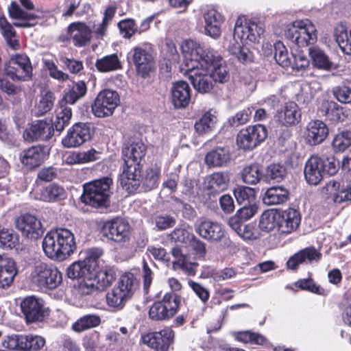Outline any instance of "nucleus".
<instances>
[{"label": "nucleus", "mask_w": 351, "mask_h": 351, "mask_svg": "<svg viewBox=\"0 0 351 351\" xmlns=\"http://www.w3.org/2000/svg\"><path fill=\"white\" fill-rule=\"evenodd\" d=\"M186 64L191 68L200 66L209 73L213 82L223 84L229 79L227 66L221 56L213 49H204L199 43L188 40L181 45Z\"/></svg>", "instance_id": "f257e3e1"}, {"label": "nucleus", "mask_w": 351, "mask_h": 351, "mask_svg": "<svg viewBox=\"0 0 351 351\" xmlns=\"http://www.w3.org/2000/svg\"><path fill=\"white\" fill-rule=\"evenodd\" d=\"M263 34L261 27L252 21L239 17L236 21L233 33V40L228 47L229 53L234 56L240 62L245 63L252 60V54L248 48L245 47L244 43L247 41L260 44L263 49V44L260 43Z\"/></svg>", "instance_id": "f03ea898"}, {"label": "nucleus", "mask_w": 351, "mask_h": 351, "mask_svg": "<svg viewBox=\"0 0 351 351\" xmlns=\"http://www.w3.org/2000/svg\"><path fill=\"white\" fill-rule=\"evenodd\" d=\"M9 16L12 19L21 20V22H14L13 25L10 23L5 16H0V33L3 37L8 47L12 50H19L21 47L16 32L13 27L27 28L36 25L35 21L38 16L29 13L23 9L14 1H12L8 8Z\"/></svg>", "instance_id": "7ed1b4c3"}, {"label": "nucleus", "mask_w": 351, "mask_h": 351, "mask_svg": "<svg viewBox=\"0 0 351 351\" xmlns=\"http://www.w3.org/2000/svg\"><path fill=\"white\" fill-rule=\"evenodd\" d=\"M112 180L108 177L95 180L84 185L81 199L83 203L94 208H106L110 205Z\"/></svg>", "instance_id": "20e7f679"}, {"label": "nucleus", "mask_w": 351, "mask_h": 351, "mask_svg": "<svg viewBox=\"0 0 351 351\" xmlns=\"http://www.w3.org/2000/svg\"><path fill=\"white\" fill-rule=\"evenodd\" d=\"M138 287V281L130 272L125 273L119 278L117 284L106 295L108 305L121 309L126 302L132 296Z\"/></svg>", "instance_id": "39448f33"}, {"label": "nucleus", "mask_w": 351, "mask_h": 351, "mask_svg": "<svg viewBox=\"0 0 351 351\" xmlns=\"http://www.w3.org/2000/svg\"><path fill=\"white\" fill-rule=\"evenodd\" d=\"M104 250L99 247L88 250L86 257L82 261L73 263L66 269V275L71 279H90L95 276V269L99 267V258Z\"/></svg>", "instance_id": "423d86ee"}, {"label": "nucleus", "mask_w": 351, "mask_h": 351, "mask_svg": "<svg viewBox=\"0 0 351 351\" xmlns=\"http://www.w3.org/2000/svg\"><path fill=\"white\" fill-rule=\"evenodd\" d=\"M29 280L34 286L40 289L53 290L61 285L62 275L56 267L43 262H37L32 267Z\"/></svg>", "instance_id": "0eeeda50"}, {"label": "nucleus", "mask_w": 351, "mask_h": 351, "mask_svg": "<svg viewBox=\"0 0 351 351\" xmlns=\"http://www.w3.org/2000/svg\"><path fill=\"white\" fill-rule=\"evenodd\" d=\"M285 36L291 43L303 47L315 43L317 40V29L308 19L298 20L288 25Z\"/></svg>", "instance_id": "6e6552de"}, {"label": "nucleus", "mask_w": 351, "mask_h": 351, "mask_svg": "<svg viewBox=\"0 0 351 351\" xmlns=\"http://www.w3.org/2000/svg\"><path fill=\"white\" fill-rule=\"evenodd\" d=\"M129 56L135 66L136 73L141 77H147L154 70V57L149 45L145 44L136 46L130 51Z\"/></svg>", "instance_id": "1a4fd4ad"}, {"label": "nucleus", "mask_w": 351, "mask_h": 351, "mask_svg": "<svg viewBox=\"0 0 351 351\" xmlns=\"http://www.w3.org/2000/svg\"><path fill=\"white\" fill-rule=\"evenodd\" d=\"M180 297L175 293H167L159 302H154L149 311V315L154 320H165L172 317L180 304Z\"/></svg>", "instance_id": "9d476101"}, {"label": "nucleus", "mask_w": 351, "mask_h": 351, "mask_svg": "<svg viewBox=\"0 0 351 351\" xmlns=\"http://www.w3.org/2000/svg\"><path fill=\"white\" fill-rule=\"evenodd\" d=\"M119 95L117 92L105 89L99 93L92 104L93 114L99 118L109 117L119 104Z\"/></svg>", "instance_id": "9b49d317"}, {"label": "nucleus", "mask_w": 351, "mask_h": 351, "mask_svg": "<svg viewBox=\"0 0 351 351\" xmlns=\"http://www.w3.org/2000/svg\"><path fill=\"white\" fill-rule=\"evenodd\" d=\"M95 133V128L90 123H76L68 131L62 138L64 147H77L90 141Z\"/></svg>", "instance_id": "f8f14e48"}, {"label": "nucleus", "mask_w": 351, "mask_h": 351, "mask_svg": "<svg viewBox=\"0 0 351 351\" xmlns=\"http://www.w3.org/2000/svg\"><path fill=\"white\" fill-rule=\"evenodd\" d=\"M5 71L12 80L27 81L31 78L32 66L27 56L16 54L5 64Z\"/></svg>", "instance_id": "ddd939ff"}, {"label": "nucleus", "mask_w": 351, "mask_h": 351, "mask_svg": "<svg viewBox=\"0 0 351 351\" xmlns=\"http://www.w3.org/2000/svg\"><path fill=\"white\" fill-rule=\"evenodd\" d=\"M102 234L116 243H125L130 239V226L121 218L106 221L101 229Z\"/></svg>", "instance_id": "4468645a"}, {"label": "nucleus", "mask_w": 351, "mask_h": 351, "mask_svg": "<svg viewBox=\"0 0 351 351\" xmlns=\"http://www.w3.org/2000/svg\"><path fill=\"white\" fill-rule=\"evenodd\" d=\"M16 228L22 235L30 240L40 239L44 233V228L41 221L34 215L24 214L16 219Z\"/></svg>", "instance_id": "2eb2a0df"}, {"label": "nucleus", "mask_w": 351, "mask_h": 351, "mask_svg": "<svg viewBox=\"0 0 351 351\" xmlns=\"http://www.w3.org/2000/svg\"><path fill=\"white\" fill-rule=\"evenodd\" d=\"M21 308L27 323L43 322L48 315L43 301L34 296L25 298L21 303Z\"/></svg>", "instance_id": "dca6fc26"}, {"label": "nucleus", "mask_w": 351, "mask_h": 351, "mask_svg": "<svg viewBox=\"0 0 351 351\" xmlns=\"http://www.w3.org/2000/svg\"><path fill=\"white\" fill-rule=\"evenodd\" d=\"M54 133L53 123L50 121L36 120L32 122L30 126L23 132L24 139L29 142L38 141H47Z\"/></svg>", "instance_id": "f3484780"}, {"label": "nucleus", "mask_w": 351, "mask_h": 351, "mask_svg": "<svg viewBox=\"0 0 351 351\" xmlns=\"http://www.w3.org/2000/svg\"><path fill=\"white\" fill-rule=\"evenodd\" d=\"M261 133H263V124L248 126L237 134V144L243 150H252L263 141Z\"/></svg>", "instance_id": "a211bd4d"}, {"label": "nucleus", "mask_w": 351, "mask_h": 351, "mask_svg": "<svg viewBox=\"0 0 351 351\" xmlns=\"http://www.w3.org/2000/svg\"><path fill=\"white\" fill-rule=\"evenodd\" d=\"M173 330H159L150 332L142 336L143 343L156 351H167L173 341Z\"/></svg>", "instance_id": "6ab92c4d"}, {"label": "nucleus", "mask_w": 351, "mask_h": 351, "mask_svg": "<svg viewBox=\"0 0 351 351\" xmlns=\"http://www.w3.org/2000/svg\"><path fill=\"white\" fill-rule=\"evenodd\" d=\"M195 230L202 238L210 242H219L224 237L221 224L209 219L198 221L195 224Z\"/></svg>", "instance_id": "aec40b11"}, {"label": "nucleus", "mask_w": 351, "mask_h": 351, "mask_svg": "<svg viewBox=\"0 0 351 351\" xmlns=\"http://www.w3.org/2000/svg\"><path fill=\"white\" fill-rule=\"evenodd\" d=\"M204 21V33L206 35L217 39L221 34V25L223 23V16L215 9L207 8L202 11Z\"/></svg>", "instance_id": "412c9836"}, {"label": "nucleus", "mask_w": 351, "mask_h": 351, "mask_svg": "<svg viewBox=\"0 0 351 351\" xmlns=\"http://www.w3.org/2000/svg\"><path fill=\"white\" fill-rule=\"evenodd\" d=\"M322 256V253L314 247H306L291 256L287 262V266L289 269L296 270L300 265L317 263Z\"/></svg>", "instance_id": "4be33fe9"}, {"label": "nucleus", "mask_w": 351, "mask_h": 351, "mask_svg": "<svg viewBox=\"0 0 351 351\" xmlns=\"http://www.w3.org/2000/svg\"><path fill=\"white\" fill-rule=\"evenodd\" d=\"M145 152L146 147L141 141L135 138L130 139L122 150L125 165H134L139 167Z\"/></svg>", "instance_id": "5701e85b"}, {"label": "nucleus", "mask_w": 351, "mask_h": 351, "mask_svg": "<svg viewBox=\"0 0 351 351\" xmlns=\"http://www.w3.org/2000/svg\"><path fill=\"white\" fill-rule=\"evenodd\" d=\"M187 75L193 86V88L200 93H209L213 87L212 76H210L207 72L200 71V66L191 69L189 67L186 62Z\"/></svg>", "instance_id": "b1692460"}, {"label": "nucleus", "mask_w": 351, "mask_h": 351, "mask_svg": "<svg viewBox=\"0 0 351 351\" xmlns=\"http://www.w3.org/2000/svg\"><path fill=\"white\" fill-rule=\"evenodd\" d=\"M304 178L311 185H317L324 176V163L318 156H312L307 160L304 167Z\"/></svg>", "instance_id": "393cba45"}, {"label": "nucleus", "mask_w": 351, "mask_h": 351, "mask_svg": "<svg viewBox=\"0 0 351 351\" xmlns=\"http://www.w3.org/2000/svg\"><path fill=\"white\" fill-rule=\"evenodd\" d=\"M46 156L45 146L35 145L23 149L19 154V160L29 169H34L43 162Z\"/></svg>", "instance_id": "a878e982"}, {"label": "nucleus", "mask_w": 351, "mask_h": 351, "mask_svg": "<svg viewBox=\"0 0 351 351\" xmlns=\"http://www.w3.org/2000/svg\"><path fill=\"white\" fill-rule=\"evenodd\" d=\"M42 244L43 251L47 257L54 261H64L57 228L47 233Z\"/></svg>", "instance_id": "bb28decb"}, {"label": "nucleus", "mask_w": 351, "mask_h": 351, "mask_svg": "<svg viewBox=\"0 0 351 351\" xmlns=\"http://www.w3.org/2000/svg\"><path fill=\"white\" fill-rule=\"evenodd\" d=\"M141 171L134 165H125L120 176V184L129 193H135L140 186Z\"/></svg>", "instance_id": "cd10ccee"}, {"label": "nucleus", "mask_w": 351, "mask_h": 351, "mask_svg": "<svg viewBox=\"0 0 351 351\" xmlns=\"http://www.w3.org/2000/svg\"><path fill=\"white\" fill-rule=\"evenodd\" d=\"M67 32L74 46L77 47H84L90 42L92 30L84 23H71L68 27Z\"/></svg>", "instance_id": "c85d7f7f"}, {"label": "nucleus", "mask_w": 351, "mask_h": 351, "mask_svg": "<svg viewBox=\"0 0 351 351\" xmlns=\"http://www.w3.org/2000/svg\"><path fill=\"white\" fill-rule=\"evenodd\" d=\"M328 134V128L325 123L319 120H313L308 123L305 138L310 145H316L322 143Z\"/></svg>", "instance_id": "c756f323"}, {"label": "nucleus", "mask_w": 351, "mask_h": 351, "mask_svg": "<svg viewBox=\"0 0 351 351\" xmlns=\"http://www.w3.org/2000/svg\"><path fill=\"white\" fill-rule=\"evenodd\" d=\"M171 101L175 108H185L191 101V88L183 80L176 82L171 87Z\"/></svg>", "instance_id": "7c9ffc66"}, {"label": "nucleus", "mask_w": 351, "mask_h": 351, "mask_svg": "<svg viewBox=\"0 0 351 351\" xmlns=\"http://www.w3.org/2000/svg\"><path fill=\"white\" fill-rule=\"evenodd\" d=\"M301 221L300 213L294 208H289L280 212L278 232L289 234L295 230Z\"/></svg>", "instance_id": "2f4dec72"}, {"label": "nucleus", "mask_w": 351, "mask_h": 351, "mask_svg": "<svg viewBox=\"0 0 351 351\" xmlns=\"http://www.w3.org/2000/svg\"><path fill=\"white\" fill-rule=\"evenodd\" d=\"M300 117L298 106L293 101L287 102L280 110H278L276 115L277 121L286 126L298 123Z\"/></svg>", "instance_id": "473e14b6"}, {"label": "nucleus", "mask_w": 351, "mask_h": 351, "mask_svg": "<svg viewBox=\"0 0 351 351\" xmlns=\"http://www.w3.org/2000/svg\"><path fill=\"white\" fill-rule=\"evenodd\" d=\"M16 273L14 260L0 255V287H9L13 282Z\"/></svg>", "instance_id": "72a5a7b5"}, {"label": "nucleus", "mask_w": 351, "mask_h": 351, "mask_svg": "<svg viewBox=\"0 0 351 351\" xmlns=\"http://www.w3.org/2000/svg\"><path fill=\"white\" fill-rule=\"evenodd\" d=\"M55 100L56 97L52 91H42L39 99L35 102L32 109V114L36 117L45 115L53 109Z\"/></svg>", "instance_id": "f704fd0d"}, {"label": "nucleus", "mask_w": 351, "mask_h": 351, "mask_svg": "<svg viewBox=\"0 0 351 351\" xmlns=\"http://www.w3.org/2000/svg\"><path fill=\"white\" fill-rule=\"evenodd\" d=\"M319 111L322 116H325L332 122H341L346 118L343 108L334 101H323L319 108Z\"/></svg>", "instance_id": "c9c22d12"}, {"label": "nucleus", "mask_w": 351, "mask_h": 351, "mask_svg": "<svg viewBox=\"0 0 351 351\" xmlns=\"http://www.w3.org/2000/svg\"><path fill=\"white\" fill-rule=\"evenodd\" d=\"M86 93L87 86L86 83L84 81L80 80L73 83L71 86L64 91L63 97L60 101V104L73 105L83 98Z\"/></svg>", "instance_id": "e433bc0d"}, {"label": "nucleus", "mask_w": 351, "mask_h": 351, "mask_svg": "<svg viewBox=\"0 0 351 351\" xmlns=\"http://www.w3.org/2000/svg\"><path fill=\"white\" fill-rule=\"evenodd\" d=\"M57 231L60 241L64 261L73 254L76 250V243L74 234L69 229L58 228Z\"/></svg>", "instance_id": "4c0bfd02"}, {"label": "nucleus", "mask_w": 351, "mask_h": 351, "mask_svg": "<svg viewBox=\"0 0 351 351\" xmlns=\"http://www.w3.org/2000/svg\"><path fill=\"white\" fill-rule=\"evenodd\" d=\"M274 50L270 49H265V56L269 58L272 56L275 59L276 63L282 67H287L291 64V61L289 56L288 51L285 45L278 41L274 44Z\"/></svg>", "instance_id": "58836bf2"}, {"label": "nucleus", "mask_w": 351, "mask_h": 351, "mask_svg": "<svg viewBox=\"0 0 351 351\" xmlns=\"http://www.w3.org/2000/svg\"><path fill=\"white\" fill-rule=\"evenodd\" d=\"M217 122L216 111L209 110L195 122L194 128L197 133L203 135L212 132L215 128Z\"/></svg>", "instance_id": "ea45409f"}, {"label": "nucleus", "mask_w": 351, "mask_h": 351, "mask_svg": "<svg viewBox=\"0 0 351 351\" xmlns=\"http://www.w3.org/2000/svg\"><path fill=\"white\" fill-rule=\"evenodd\" d=\"M230 160V154L224 147H217L208 152L205 162L209 167H222Z\"/></svg>", "instance_id": "a19ab883"}, {"label": "nucleus", "mask_w": 351, "mask_h": 351, "mask_svg": "<svg viewBox=\"0 0 351 351\" xmlns=\"http://www.w3.org/2000/svg\"><path fill=\"white\" fill-rule=\"evenodd\" d=\"M308 54L314 67L319 69L329 71L332 69V63L326 53L317 47L308 49Z\"/></svg>", "instance_id": "79ce46f5"}, {"label": "nucleus", "mask_w": 351, "mask_h": 351, "mask_svg": "<svg viewBox=\"0 0 351 351\" xmlns=\"http://www.w3.org/2000/svg\"><path fill=\"white\" fill-rule=\"evenodd\" d=\"M289 191L282 186H272L265 192V204L276 205L288 199Z\"/></svg>", "instance_id": "37998d69"}, {"label": "nucleus", "mask_w": 351, "mask_h": 351, "mask_svg": "<svg viewBox=\"0 0 351 351\" xmlns=\"http://www.w3.org/2000/svg\"><path fill=\"white\" fill-rule=\"evenodd\" d=\"M72 118V109L64 104L60 103V107L56 111V116L53 123V128L61 132L67 126Z\"/></svg>", "instance_id": "c03bdc74"}, {"label": "nucleus", "mask_w": 351, "mask_h": 351, "mask_svg": "<svg viewBox=\"0 0 351 351\" xmlns=\"http://www.w3.org/2000/svg\"><path fill=\"white\" fill-rule=\"evenodd\" d=\"M66 197L64 189L57 184H51L44 188L40 192V199L45 202H56Z\"/></svg>", "instance_id": "a18cd8bd"}, {"label": "nucleus", "mask_w": 351, "mask_h": 351, "mask_svg": "<svg viewBox=\"0 0 351 351\" xmlns=\"http://www.w3.org/2000/svg\"><path fill=\"white\" fill-rule=\"evenodd\" d=\"M94 279L102 289L110 286L116 279L114 268L110 265H105L98 271L96 269Z\"/></svg>", "instance_id": "49530a36"}, {"label": "nucleus", "mask_w": 351, "mask_h": 351, "mask_svg": "<svg viewBox=\"0 0 351 351\" xmlns=\"http://www.w3.org/2000/svg\"><path fill=\"white\" fill-rule=\"evenodd\" d=\"M95 66L99 71L110 72L121 69V64L117 55L114 53L97 59Z\"/></svg>", "instance_id": "de8ad7c7"}, {"label": "nucleus", "mask_w": 351, "mask_h": 351, "mask_svg": "<svg viewBox=\"0 0 351 351\" xmlns=\"http://www.w3.org/2000/svg\"><path fill=\"white\" fill-rule=\"evenodd\" d=\"M263 177L262 168L258 164H251L245 167L241 173L243 181L248 184H256Z\"/></svg>", "instance_id": "09e8293b"}, {"label": "nucleus", "mask_w": 351, "mask_h": 351, "mask_svg": "<svg viewBox=\"0 0 351 351\" xmlns=\"http://www.w3.org/2000/svg\"><path fill=\"white\" fill-rule=\"evenodd\" d=\"M19 243V236L13 230L0 228V247L4 250H12Z\"/></svg>", "instance_id": "8fccbe9b"}, {"label": "nucleus", "mask_w": 351, "mask_h": 351, "mask_svg": "<svg viewBox=\"0 0 351 351\" xmlns=\"http://www.w3.org/2000/svg\"><path fill=\"white\" fill-rule=\"evenodd\" d=\"M233 192L238 204H256V191L254 189L245 186H238L234 189Z\"/></svg>", "instance_id": "3c124183"}, {"label": "nucleus", "mask_w": 351, "mask_h": 351, "mask_svg": "<svg viewBox=\"0 0 351 351\" xmlns=\"http://www.w3.org/2000/svg\"><path fill=\"white\" fill-rule=\"evenodd\" d=\"M21 349L23 351H39L45 345V339L38 335H23Z\"/></svg>", "instance_id": "603ef678"}, {"label": "nucleus", "mask_w": 351, "mask_h": 351, "mask_svg": "<svg viewBox=\"0 0 351 351\" xmlns=\"http://www.w3.org/2000/svg\"><path fill=\"white\" fill-rule=\"evenodd\" d=\"M280 212L276 209L265 210V231H278Z\"/></svg>", "instance_id": "864d4df0"}, {"label": "nucleus", "mask_w": 351, "mask_h": 351, "mask_svg": "<svg viewBox=\"0 0 351 351\" xmlns=\"http://www.w3.org/2000/svg\"><path fill=\"white\" fill-rule=\"evenodd\" d=\"M335 38L342 52L347 55H351V41L348 38L347 31L343 26L336 29Z\"/></svg>", "instance_id": "5fc2aeb1"}, {"label": "nucleus", "mask_w": 351, "mask_h": 351, "mask_svg": "<svg viewBox=\"0 0 351 351\" xmlns=\"http://www.w3.org/2000/svg\"><path fill=\"white\" fill-rule=\"evenodd\" d=\"M228 176L221 172L214 173L210 176L209 184L213 191H223L228 187Z\"/></svg>", "instance_id": "6e6d98bb"}, {"label": "nucleus", "mask_w": 351, "mask_h": 351, "mask_svg": "<svg viewBox=\"0 0 351 351\" xmlns=\"http://www.w3.org/2000/svg\"><path fill=\"white\" fill-rule=\"evenodd\" d=\"M332 147L337 152H343L351 145V131H343L337 134L332 141Z\"/></svg>", "instance_id": "4d7b16f0"}, {"label": "nucleus", "mask_w": 351, "mask_h": 351, "mask_svg": "<svg viewBox=\"0 0 351 351\" xmlns=\"http://www.w3.org/2000/svg\"><path fill=\"white\" fill-rule=\"evenodd\" d=\"M293 62H291L293 70L297 72H301L303 75L304 72L308 68L310 62L305 54L301 51H297L292 53Z\"/></svg>", "instance_id": "13d9d810"}, {"label": "nucleus", "mask_w": 351, "mask_h": 351, "mask_svg": "<svg viewBox=\"0 0 351 351\" xmlns=\"http://www.w3.org/2000/svg\"><path fill=\"white\" fill-rule=\"evenodd\" d=\"M99 324V317L89 315L81 317L73 324L72 329H90L91 328L97 327Z\"/></svg>", "instance_id": "bf43d9fd"}, {"label": "nucleus", "mask_w": 351, "mask_h": 351, "mask_svg": "<svg viewBox=\"0 0 351 351\" xmlns=\"http://www.w3.org/2000/svg\"><path fill=\"white\" fill-rule=\"evenodd\" d=\"M160 171L157 169H150L147 171L142 187L148 191L156 188L158 185Z\"/></svg>", "instance_id": "052dcab7"}, {"label": "nucleus", "mask_w": 351, "mask_h": 351, "mask_svg": "<svg viewBox=\"0 0 351 351\" xmlns=\"http://www.w3.org/2000/svg\"><path fill=\"white\" fill-rule=\"evenodd\" d=\"M118 26L122 36L125 38H130L138 32V28L133 19L123 20L118 23Z\"/></svg>", "instance_id": "680f3d73"}, {"label": "nucleus", "mask_w": 351, "mask_h": 351, "mask_svg": "<svg viewBox=\"0 0 351 351\" xmlns=\"http://www.w3.org/2000/svg\"><path fill=\"white\" fill-rule=\"evenodd\" d=\"M236 339L243 343L263 344V337L258 333L252 332L250 330H241L236 335Z\"/></svg>", "instance_id": "e2e57ef3"}, {"label": "nucleus", "mask_w": 351, "mask_h": 351, "mask_svg": "<svg viewBox=\"0 0 351 351\" xmlns=\"http://www.w3.org/2000/svg\"><path fill=\"white\" fill-rule=\"evenodd\" d=\"M156 227L159 230H166L174 226L176 219L167 214L156 215L154 218Z\"/></svg>", "instance_id": "0e129e2a"}, {"label": "nucleus", "mask_w": 351, "mask_h": 351, "mask_svg": "<svg viewBox=\"0 0 351 351\" xmlns=\"http://www.w3.org/2000/svg\"><path fill=\"white\" fill-rule=\"evenodd\" d=\"M335 98L342 104L351 103V88L347 86H338L332 89Z\"/></svg>", "instance_id": "69168bd1"}, {"label": "nucleus", "mask_w": 351, "mask_h": 351, "mask_svg": "<svg viewBox=\"0 0 351 351\" xmlns=\"http://www.w3.org/2000/svg\"><path fill=\"white\" fill-rule=\"evenodd\" d=\"M253 108H247L238 112L234 117L229 119L230 124L233 127L246 123L252 113Z\"/></svg>", "instance_id": "338daca9"}, {"label": "nucleus", "mask_w": 351, "mask_h": 351, "mask_svg": "<svg viewBox=\"0 0 351 351\" xmlns=\"http://www.w3.org/2000/svg\"><path fill=\"white\" fill-rule=\"evenodd\" d=\"M285 169L280 164H272L267 167L266 174L265 175V181L270 178L271 180H281L285 175Z\"/></svg>", "instance_id": "774afa93"}]
</instances>
